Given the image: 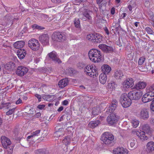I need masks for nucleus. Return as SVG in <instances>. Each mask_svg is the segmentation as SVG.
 I'll return each mask as SVG.
<instances>
[{
  "mask_svg": "<svg viewBox=\"0 0 154 154\" xmlns=\"http://www.w3.org/2000/svg\"><path fill=\"white\" fill-rule=\"evenodd\" d=\"M88 55L90 60L94 63H98L103 60L101 52L97 49H91L89 51Z\"/></svg>",
  "mask_w": 154,
  "mask_h": 154,
  "instance_id": "nucleus-1",
  "label": "nucleus"
},
{
  "mask_svg": "<svg viewBox=\"0 0 154 154\" xmlns=\"http://www.w3.org/2000/svg\"><path fill=\"white\" fill-rule=\"evenodd\" d=\"M100 139L103 143L109 145L113 142L114 136L111 133L106 132L102 134Z\"/></svg>",
  "mask_w": 154,
  "mask_h": 154,
  "instance_id": "nucleus-2",
  "label": "nucleus"
},
{
  "mask_svg": "<svg viewBox=\"0 0 154 154\" xmlns=\"http://www.w3.org/2000/svg\"><path fill=\"white\" fill-rule=\"evenodd\" d=\"M120 102L123 107L127 108L130 106L132 102L128 95L124 93L120 97Z\"/></svg>",
  "mask_w": 154,
  "mask_h": 154,
  "instance_id": "nucleus-3",
  "label": "nucleus"
},
{
  "mask_svg": "<svg viewBox=\"0 0 154 154\" xmlns=\"http://www.w3.org/2000/svg\"><path fill=\"white\" fill-rule=\"evenodd\" d=\"M28 45L33 51H36L39 49L40 43L38 40L35 38H32L29 40Z\"/></svg>",
  "mask_w": 154,
  "mask_h": 154,
  "instance_id": "nucleus-4",
  "label": "nucleus"
},
{
  "mask_svg": "<svg viewBox=\"0 0 154 154\" xmlns=\"http://www.w3.org/2000/svg\"><path fill=\"white\" fill-rule=\"evenodd\" d=\"M52 38L54 41L59 42L63 41L66 38V35L63 33L55 32L52 35Z\"/></svg>",
  "mask_w": 154,
  "mask_h": 154,
  "instance_id": "nucleus-5",
  "label": "nucleus"
},
{
  "mask_svg": "<svg viewBox=\"0 0 154 154\" xmlns=\"http://www.w3.org/2000/svg\"><path fill=\"white\" fill-rule=\"evenodd\" d=\"M142 94V92L140 91H132L128 94L129 98L132 100H138L140 98Z\"/></svg>",
  "mask_w": 154,
  "mask_h": 154,
  "instance_id": "nucleus-6",
  "label": "nucleus"
},
{
  "mask_svg": "<svg viewBox=\"0 0 154 154\" xmlns=\"http://www.w3.org/2000/svg\"><path fill=\"white\" fill-rule=\"evenodd\" d=\"M97 71V69H96L95 67H93L92 66H87L86 67L85 72H86L87 75L90 77H92L94 75H97L96 72Z\"/></svg>",
  "mask_w": 154,
  "mask_h": 154,
  "instance_id": "nucleus-7",
  "label": "nucleus"
},
{
  "mask_svg": "<svg viewBox=\"0 0 154 154\" xmlns=\"http://www.w3.org/2000/svg\"><path fill=\"white\" fill-rule=\"evenodd\" d=\"M48 56L55 63L60 64L62 63V61L58 57L57 54L55 51H53L49 53Z\"/></svg>",
  "mask_w": 154,
  "mask_h": 154,
  "instance_id": "nucleus-8",
  "label": "nucleus"
},
{
  "mask_svg": "<svg viewBox=\"0 0 154 154\" xmlns=\"http://www.w3.org/2000/svg\"><path fill=\"white\" fill-rule=\"evenodd\" d=\"M134 84L133 80L131 78L126 79L122 83V86L125 89H128L132 87Z\"/></svg>",
  "mask_w": 154,
  "mask_h": 154,
  "instance_id": "nucleus-9",
  "label": "nucleus"
},
{
  "mask_svg": "<svg viewBox=\"0 0 154 154\" xmlns=\"http://www.w3.org/2000/svg\"><path fill=\"white\" fill-rule=\"evenodd\" d=\"M28 71V68L22 66H19L16 71L17 75L22 76L25 75Z\"/></svg>",
  "mask_w": 154,
  "mask_h": 154,
  "instance_id": "nucleus-10",
  "label": "nucleus"
},
{
  "mask_svg": "<svg viewBox=\"0 0 154 154\" xmlns=\"http://www.w3.org/2000/svg\"><path fill=\"white\" fill-rule=\"evenodd\" d=\"M107 121L109 124L113 125L117 122L118 120L115 115L112 113L107 117Z\"/></svg>",
  "mask_w": 154,
  "mask_h": 154,
  "instance_id": "nucleus-11",
  "label": "nucleus"
},
{
  "mask_svg": "<svg viewBox=\"0 0 154 154\" xmlns=\"http://www.w3.org/2000/svg\"><path fill=\"white\" fill-rule=\"evenodd\" d=\"M149 112L145 108H143L141 110L139 114L140 118L146 120L149 118Z\"/></svg>",
  "mask_w": 154,
  "mask_h": 154,
  "instance_id": "nucleus-12",
  "label": "nucleus"
},
{
  "mask_svg": "<svg viewBox=\"0 0 154 154\" xmlns=\"http://www.w3.org/2000/svg\"><path fill=\"white\" fill-rule=\"evenodd\" d=\"M1 139L2 145L5 148H7L8 146L11 144L10 140L5 136L1 137Z\"/></svg>",
  "mask_w": 154,
  "mask_h": 154,
  "instance_id": "nucleus-13",
  "label": "nucleus"
},
{
  "mask_svg": "<svg viewBox=\"0 0 154 154\" xmlns=\"http://www.w3.org/2000/svg\"><path fill=\"white\" fill-rule=\"evenodd\" d=\"M49 37L48 34H43L39 37L40 42L44 45H48L49 43Z\"/></svg>",
  "mask_w": 154,
  "mask_h": 154,
  "instance_id": "nucleus-14",
  "label": "nucleus"
},
{
  "mask_svg": "<svg viewBox=\"0 0 154 154\" xmlns=\"http://www.w3.org/2000/svg\"><path fill=\"white\" fill-rule=\"evenodd\" d=\"M128 150L122 147H118L113 150L114 154H128Z\"/></svg>",
  "mask_w": 154,
  "mask_h": 154,
  "instance_id": "nucleus-15",
  "label": "nucleus"
},
{
  "mask_svg": "<svg viewBox=\"0 0 154 154\" xmlns=\"http://www.w3.org/2000/svg\"><path fill=\"white\" fill-rule=\"evenodd\" d=\"M98 47L103 52L106 53L111 52L113 50V49L112 47L107 46L105 44H101Z\"/></svg>",
  "mask_w": 154,
  "mask_h": 154,
  "instance_id": "nucleus-16",
  "label": "nucleus"
},
{
  "mask_svg": "<svg viewBox=\"0 0 154 154\" xmlns=\"http://www.w3.org/2000/svg\"><path fill=\"white\" fill-rule=\"evenodd\" d=\"M15 65L14 63L10 62L6 64L4 66L5 70L8 71H12L15 69Z\"/></svg>",
  "mask_w": 154,
  "mask_h": 154,
  "instance_id": "nucleus-17",
  "label": "nucleus"
},
{
  "mask_svg": "<svg viewBox=\"0 0 154 154\" xmlns=\"http://www.w3.org/2000/svg\"><path fill=\"white\" fill-rule=\"evenodd\" d=\"M146 83L145 82L140 81L134 85V88L139 90L144 89L146 87Z\"/></svg>",
  "mask_w": 154,
  "mask_h": 154,
  "instance_id": "nucleus-18",
  "label": "nucleus"
},
{
  "mask_svg": "<svg viewBox=\"0 0 154 154\" xmlns=\"http://www.w3.org/2000/svg\"><path fill=\"white\" fill-rule=\"evenodd\" d=\"M69 82V80L67 78L63 79L59 81L58 85L60 88H62L67 85Z\"/></svg>",
  "mask_w": 154,
  "mask_h": 154,
  "instance_id": "nucleus-19",
  "label": "nucleus"
},
{
  "mask_svg": "<svg viewBox=\"0 0 154 154\" xmlns=\"http://www.w3.org/2000/svg\"><path fill=\"white\" fill-rule=\"evenodd\" d=\"M136 134L142 141L146 140L148 139V137L146 135L145 133L141 131L136 132Z\"/></svg>",
  "mask_w": 154,
  "mask_h": 154,
  "instance_id": "nucleus-20",
  "label": "nucleus"
},
{
  "mask_svg": "<svg viewBox=\"0 0 154 154\" xmlns=\"http://www.w3.org/2000/svg\"><path fill=\"white\" fill-rule=\"evenodd\" d=\"M103 73L105 74L106 75L108 74L111 70V67L108 65L104 64L101 67Z\"/></svg>",
  "mask_w": 154,
  "mask_h": 154,
  "instance_id": "nucleus-21",
  "label": "nucleus"
},
{
  "mask_svg": "<svg viewBox=\"0 0 154 154\" xmlns=\"http://www.w3.org/2000/svg\"><path fill=\"white\" fill-rule=\"evenodd\" d=\"M26 51L23 49H19L17 52V55L19 58L20 59H22L25 57L26 54Z\"/></svg>",
  "mask_w": 154,
  "mask_h": 154,
  "instance_id": "nucleus-22",
  "label": "nucleus"
},
{
  "mask_svg": "<svg viewBox=\"0 0 154 154\" xmlns=\"http://www.w3.org/2000/svg\"><path fill=\"white\" fill-rule=\"evenodd\" d=\"M82 19L84 21L87 20H92V17L90 15L88 11H85L82 14Z\"/></svg>",
  "mask_w": 154,
  "mask_h": 154,
  "instance_id": "nucleus-23",
  "label": "nucleus"
},
{
  "mask_svg": "<svg viewBox=\"0 0 154 154\" xmlns=\"http://www.w3.org/2000/svg\"><path fill=\"white\" fill-rule=\"evenodd\" d=\"M107 79L106 75L105 74L101 73L99 76V79L100 82L102 84H104L106 82Z\"/></svg>",
  "mask_w": 154,
  "mask_h": 154,
  "instance_id": "nucleus-24",
  "label": "nucleus"
},
{
  "mask_svg": "<svg viewBox=\"0 0 154 154\" xmlns=\"http://www.w3.org/2000/svg\"><path fill=\"white\" fill-rule=\"evenodd\" d=\"M24 45L25 42L23 41H19L14 43V46L17 49H21L24 46Z\"/></svg>",
  "mask_w": 154,
  "mask_h": 154,
  "instance_id": "nucleus-25",
  "label": "nucleus"
},
{
  "mask_svg": "<svg viewBox=\"0 0 154 154\" xmlns=\"http://www.w3.org/2000/svg\"><path fill=\"white\" fill-rule=\"evenodd\" d=\"M100 122L99 120L92 121L90 122L88 124V127L91 128H94L100 124Z\"/></svg>",
  "mask_w": 154,
  "mask_h": 154,
  "instance_id": "nucleus-26",
  "label": "nucleus"
},
{
  "mask_svg": "<svg viewBox=\"0 0 154 154\" xmlns=\"http://www.w3.org/2000/svg\"><path fill=\"white\" fill-rule=\"evenodd\" d=\"M123 76V72L120 70H117L115 72V77L117 79H121Z\"/></svg>",
  "mask_w": 154,
  "mask_h": 154,
  "instance_id": "nucleus-27",
  "label": "nucleus"
},
{
  "mask_svg": "<svg viewBox=\"0 0 154 154\" xmlns=\"http://www.w3.org/2000/svg\"><path fill=\"white\" fill-rule=\"evenodd\" d=\"M93 42L96 43H100L102 41V37L99 34L96 33L94 34V38H93Z\"/></svg>",
  "mask_w": 154,
  "mask_h": 154,
  "instance_id": "nucleus-28",
  "label": "nucleus"
},
{
  "mask_svg": "<svg viewBox=\"0 0 154 154\" xmlns=\"http://www.w3.org/2000/svg\"><path fill=\"white\" fill-rule=\"evenodd\" d=\"M72 136L68 135L66 136L65 138L62 140V142L66 146L69 145L71 141V138H72Z\"/></svg>",
  "mask_w": 154,
  "mask_h": 154,
  "instance_id": "nucleus-29",
  "label": "nucleus"
},
{
  "mask_svg": "<svg viewBox=\"0 0 154 154\" xmlns=\"http://www.w3.org/2000/svg\"><path fill=\"white\" fill-rule=\"evenodd\" d=\"M152 98H150L149 95H148L146 93L145 94L142 98V101L144 103H146L152 100Z\"/></svg>",
  "mask_w": 154,
  "mask_h": 154,
  "instance_id": "nucleus-30",
  "label": "nucleus"
},
{
  "mask_svg": "<svg viewBox=\"0 0 154 154\" xmlns=\"http://www.w3.org/2000/svg\"><path fill=\"white\" fill-rule=\"evenodd\" d=\"M147 149L149 151H152L154 150V142L150 141L146 145Z\"/></svg>",
  "mask_w": 154,
  "mask_h": 154,
  "instance_id": "nucleus-31",
  "label": "nucleus"
},
{
  "mask_svg": "<svg viewBox=\"0 0 154 154\" xmlns=\"http://www.w3.org/2000/svg\"><path fill=\"white\" fill-rule=\"evenodd\" d=\"M54 95H47L43 96V98L46 100L48 101H51L54 99Z\"/></svg>",
  "mask_w": 154,
  "mask_h": 154,
  "instance_id": "nucleus-32",
  "label": "nucleus"
},
{
  "mask_svg": "<svg viewBox=\"0 0 154 154\" xmlns=\"http://www.w3.org/2000/svg\"><path fill=\"white\" fill-rule=\"evenodd\" d=\"M142 132H144L145 133L147 134H149L150 132V128L149 126L148 125H145L142 127Z\"/></svg>",
  "mask_w": 154,
  "mask_h": 154,
  "instance_id": "nucleus-33",
  "label": "nucleus"
},
{
  "mask_svg": "<svg viewBox=\"0 0 154 154\" xmlns=\"http://www.w3.org/2000/svg\"><path fill=\"white\" fill-rule=\"evenodd\" d=\"M100 112V109L99 107H96L93 108L92 112V115L96 116L98 115Z\"/></svg>",
  "mask_w": 154,
  "mask_h": 154,
  "instance_id": "nucleus-34",
  "label": "nucleus"
},
{
  "mask_svg": "<svg viewBox=\"0 0 154 154\" xmlns=\"http://www.w3.org/2000/svg\"><path fill=\"white\" fill-rule=\"evenodd\" d=\"M55 128L56 130L58 129L59 130L55 132L54 133L55 136L57 137H59L62 134L60 131H61L63 129L62 128H58L57 127H56Z\"/></svg>",
  "mask_w": 154,
  "mask_h": 154,
  "instance_id": "nucleus-35",
  "label": "nucleus"
},
{
  "mask_svg": "<svg viewBox=\"0 0 154 154\" xmlns=\"http://www.w3.org/2000/svg\"><path fill=\"white\" fill-rule=\"evenodd\" d=\"M35 154H48L45 149H39L35 151Z\"/></svg>",
  "mask_w": 154,
  "mask_h": 154,
  "instance_id": "nucleus-36",
  "label": "nucleus"
},
{
  "mask_svg": "<svg viewBox=\"0 0 154 154\" xmlns=\"http://www.w3.org/2000/svg\"><path fill=\"white\" fill-rule=\"evenodd\" d=\"M131 123L133 127L136 128L138 126L139 121L137 119H134L132 120Z\"/></svg>",
  "mask_w": 154,
  "mask_h": 154,
  "instance_id": "nucleus-37",
  "label": "nucleus"
},
{
  "mask_svg": "<svg viewBox=\"0 0 154 154\" xmlns=\"http://www.w3.org/2000/svg\"><path fill=\"white\" fill-rule=\"evenodd\" d=\"M119 21L117 23H113V24H115L114 25H113V28H114L115 30L116 31L119 30L121 28V26L119 24Z\"/></svg>",
  "mask_w": 154,
  "mask_h": 154,
  "instance_id": "nucleus-38",
  "label": "nucleus"
},
{
  "mask_svg": "<svg viewBox=\"0 0 154 154\" xmlns=\"http://www.w3.org/2000/svg\"><path fill=\"white\" fill-rule=\"evenodd\" d=\"M32 27L33 29H37L39 30H42L45 29L44 27L39 26L36 24H34L32 25Z\"/></svg>",
  "mask_w": 154,
  "mask_h": 154,
  "instance_id": "nucleus-39",
  "label": "nucleus"
},
{
  "mask_svg": "<svg viewBox=\"0 0 154 154\" xmlns=\"http://www.w3.org/2000/svg\"><path fill=\"white\" fill-rule=\"evenodd\" d=\"M152 91H149V90L146 89L147 93H146L148 95H149L150 98L154 97V92Z\"/></svg>",
  "mask_w": 154,
  "mask_h": 154,
  "instance_id": "nucleus-40",
  "label": "nucleus"
},
{
  "mask_svg": "<svg viewBox=\"0 0 154 154\" xmlns=\"http://www.w3.org/2000/svg\"><path fill=\"white\" fill-rule=\"evenodd\" d=\"M67 72L70 75L71 74H74L76 72V71L73 68H68L67 69Z\"/></svg>",
  "mask_w": 154,
  "mask_h": 154,
  "instance_id": "nucleus-41",
  "label": "nucleus"
},
{
  "mask_svg": "<svg viewBox=\"0 0 154 154\" xmlns=\"http://www.w3.org/2000/svg\"><path fill=\"white\" fill-rule=\"evenodd\" d=\"M145 60V58L144 57H140L138 60V63L140 65H142Z\"/></svg>",
  "mask_w": 154,
  "mask_h": 154,
  "instance_id": "nucleus-42",
  "label": "nucleus"
},
{
  "mask_svg": "<svg viewBox=\"0 0 154 154\" xmlns=\"http://www.w3.org/2000/svg\"><path fill=\"white\" fill-rule=\"evenodd\" d=\"M137 143V141L133 139L131 140L130 143V145L131 148L134 149L136 147L135 144Z\"/></svg>",
  "mask_w": 154,
  "mask_h": 154,
  "instance_id": "nucleus-43",
  "label": "nucleus"
},
{
  "mask_svg": "<svg viewBox=\"0 0 154 154\" xmlns=\"http://www.w3.org/2000/svg\"><path fill=\"white\" fill-rule=\"evenodd\" d=\"M75 26L77 28H79L80 26V23L79 19L75 18L74 21Z\"/></svg>",
  "mask_w": 154,
  "mask_h": 154,
  "instance_id": "nucleus-44",
  "label": "nucleus"
},
{
  "mask_svg": "<svg viewBox=\"0 0 154 154\" xmlns=\"http://www.w3.org/2000/svg\"><path fill=\"white\" fill-rule=\"evenodd\" d=\"M94 34H89L87 36V39L90 41H91L93 42V38H94Z\"/></svg>",
  "mask_w": 154,
  "mask_h": 154,
  "instance_id": "nucleus-45",
  "label": "nucleus"
},
{
  "mask_svg": "<svg viewBox=\"0 0 154 154\" xmlns=\"http://www.w3.org/2000/svg\"><path fill=\"white\" fill-rule=\"evenodd\" d=\"M114 106L112 105H110L107 109V111H109V112L111 113L113 112L114 110L116 108V107L114 108Z\"/></svg>",
  "mask_w": 154,
  "mask_h": 154,
  "instance_id": "nucleus-46",
  "label": "nucleus"
},
{
  "mask_svg": "<svg viewBox=\"0 0 154 154\" xmlns=\"http://www.w3.org/2000/svg\"><path fill=\"white\" fill-rule=\"evenodd\" d=\"M54 3L56 4H58L64 2V0H51Z\"/></svg>",
  "mask_w": 154,
  "mask_h": 154,
  "instance_id": "nucleus-47",
  "label": "nucleus"
},
{
  "mask_svg": "<svg viewBox=\"0 0 154 154\" xmlns=\"http://www.w3.org/2000/svg\"><path fill=\"white\" fill-rule=\"evenodd\" d=\"M145 29L148 34H149L152 35L154 33L153 31L150 27H146Z\"/></svg>",
  "mask_w": 154,
  "mask_h": 154,
  "instance_id": "nucleus-48",
  "label": "nucleus"
},
{
  "mask_svg": "<svg viewBox=\"0 0 154 154\" xmlns=\"http://www.w3.org/2000/svg\"><path fill=\"white\" fill-rule=\"evenodd\" d=\"M15 108H13L9 110L6 113V114L7 115L9 116L12 114L14 112Z\"/></svg>",
  "mask_w": 154,
  "mask_h": 154,
  "instance_id": "nucleus-49",
  "label": "nucleus"
},
{
  "mask_svg": "<svg viewBox=\"0 0 154 154\" xmlns=\"http://www.w3.org/2000/svg\"><path fill=\"white\" fill-rule=\"evenodd\" d=\"M40 130H37L34 131H33L31 133V134L33 137L37 136L38 134L40 133Z\"/></svg>",
  "mask_w": 154,
  "mask_h": 154,
  "instance_id": "nucleus-50",
  "label": "nucleus"
},
{
  "mask_svg": "<svg viewBox=\"0 0 154 154\" xmlns=\"http://www.w3.org/2000/svg\"><path fill=\"white\" fill-rule=\"evenodd\" d=\"M118 102L117 100H112V104L111 105H112L114 106V108L115 107H116L117 106Z\"/></svg>",
  "mask_w": 154,
  "mask_h": 154,
  "instance_id": "nucleus-51",
  "label": "nucleus"
},
{
  "mask_svg": "<svg viewBox=\"0 0 154 154\" xmlns=\"http://www.w3.org/2000/svg\"><path fill=\"white\" fill-rule=\"evenodd\" d=\"M108 86L110 88L113 89L115 88V83L114 82L109 83Z\"/></svg>",
  "mask_w": 154,
  "mask_h": 154,
  "instance_id": "nucleus-52",
  "label": "nucleus"
},
{
  "mask_svg": "<svg viewBox=\"0 0 154 154\" xmlns=\"http://www.w3.org/2000/svg\"><path fill=\"white\" fill-rule=\"evenodd\" d=\"M150 107L151 109L154 111V98L152 99V101L150 104Z\"/></svg>",
  "mask_w": 154,
  "mask_h": 154,
  "instance_id": "nucleus-53",
  "label": "nucleus"
},
{
  "mask_svg": "<svg viewBox=\"0 0 154 154\" xmlns=\"http://www.w3.org/2000/svg\"><path fill=\"white\" fill-rule=\"evenodd\" d=\"M41 17L42 20H43L47 19L48 17L47 15L44 14H41Z\"/></svg>",
  "mask_w": 154,
  "mask_h": 154,
  "instance_id": "nucleus-54",
  "label": "nucleus"
},
{
  "mask_svg": "<svg viewBox=\"0 0 154 154\" xmlns=\"http://www.w3.org/2000/svg\"><path fill=\"white\" fill-rule=\"evenodd\" d=\"M146 89L149 90V91L154 90V83L151 86L148 87L146 88Z\"/></svg>",
  "mask_w": 154,
  "mask_h": 154,
  "instance_id": "nucleus-55",
  "label": "nucleus"
},
{
  "mask_svg": "<svg viewBox=\"0 0 154 154\" xmlns=\"http://www.w3.org/2000/svg\"><path fill=\"white\" fill-rule=\"evenodd\" d=\"M45 107V106L43 105H38V106L37 108L40 109H42L44 108Z\"/></svg>",
  "mask_w": 154,
  "mask_h": 154,
  "instance_id": "nucleus-56",
  "label": "nucleus"
},
{
  "mask_svg": "<svg viewBox=\"0 0 154 154\" xmlns=\"http://www.w3.org/2000/svg\"><path fill=\"white\" fill-rule=\"evenodd\" d=\"M68 103V101L66 100H64L62 103V104L63 105H66Z\"/></svg>",
  "mask_w": 154,
  "mask_h": 154,
  "instance_id": "nucleus-57",
  "label": "nucleus"
},
{
  "mask_svg": "<svg viewBox=\"0 0 154 154\" xmlns=\"http://www.w3.org/2000/svg\"><path fill=\"white\" fill-rule=\"evenodd\" d=\"M22 103V100L20 98H19V99L16 101V104H19L20 103Z\"/></svg>",
  "mask_w": 154,
  "mask_h": 154,
  "instance_id": "nucleus-58",
  "label": "nucleus"
},
{
  "mask_svg": "<svg viewBox=\"0 0 154 154\" xmlns=\"http://www.w3.org/2000/svg\"><path fill=\"white\" fill-rule=\"evenodd\" d=\"M35 96L38 99L39 101H41L40 99H41V96L40 95L36 94L35 95Z\"/></svg>",
  "mask_w": 154,
  "mask_h": 154,
  "instance_id": "nucleus-59",
  "label": "nucleus"
},
{
  "mask_svg": "<svg viewBox=\"0 0 154 154\" xmlns=\"http://www.w3.org/2000/svg\"><path fill=\"white\" fill-rule=\"evenodd\" d=\"M41 116V114L40 112L36 113L35 115V117L38 118H39Z\"/></svg>",
  "mask_w": 154,
  "mask_h": 154,
  "instance_id": "nucleus-60",
  "label": "nucleus"
},
{
  "mask_svg": "<svg viewBox=\"0 0 154 154\" xmlns=\"http://www.w3.org/2000/svg\"><path fill=\"white\" fill-rule=\"evenodd\" d=\"M63 109V106H61L57 110V111L58 112H60Z\"/></svg>",
  "mask_w": 154,
  "mask_h": 154,
  "instance_id": "nucleus-61",
  "label": "nucleus"
},
{
  "mask_svg": "<svg viewBox=\"0 0 154 154\" xmlns=\"http://www.w3.org/2000/svg\"><path fill=\"white\" fill-rule=\"evenodd\" d=\"M131 66L132 68H134L136 66V64L134 62H131Z\"/></svg>",
  "mask_w": 154,
  "mask_h": 154,
  "instance_id": "nucleus-62",
  "label": "nucleus"
},
{
  "mask_svg": "<svg viewBox=\"0 0 154 154\" xmlns=\"http://www.w3.org/2000/svg\"><path fill=\"white\" fill-rule=\"evenodd\" d=\"M150 18L152 21L154 22V14L151 15L150 17Z\"/></svg>",
  "mask_w": 154,
  "mask_h": 154,
  "instance_id": "nucleus-63",
  "label": "nucleus"
},
{
  "mask_svg": "<svg viewBox=\"0 0 154 154\" xmlns=\"http://www.w3.org/2000/svg\"><path fill=\"white\" fill-rule=\"evenodd\" d=\"M150 122L152 124L154 125V119L151 118L150 119Z\"/></svg>",
  "mask_w": 154,
  "mask_h": 154,
  "instance_id": "nucleus-64",
  "label": "nucleus"
}]
</instances>
